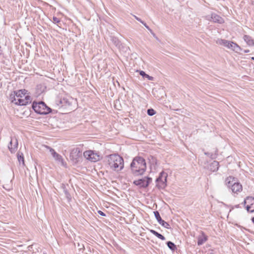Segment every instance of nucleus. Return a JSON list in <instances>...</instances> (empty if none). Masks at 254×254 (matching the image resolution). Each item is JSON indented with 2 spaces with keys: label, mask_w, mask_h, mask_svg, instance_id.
Wrapping results in <instances>:
<instances>
[{
  "label": "nucleus",
  "mask_w": 254,
  "mask_h": 254,
  "mask_svg": "<svg viewBox=\"0 0 254 254\" xmlns=\"http://www.w3.org/2000/svg\"><path fill=\"white\" fill-rule=\"evenodd\" d=\"M17 159L20 164L22 163L23 165L24 164V159L23 154L22 152H18L17 154Z\"/></svg>",
  "instance_id": "nucleus-26"
},
{
  "label": "nucleus",
  "mask_w": 254,
  "mask_h": 254,
  "mask_svg": "<svg viewBox=\"0 0 254 254\" xmlns=\"http://www.w3.org/2000/svg\"><path fill=\"white\" fill-rule=\"evenodd\" d=\"M211 18L214 23L222 24L224 22L223 18L216 13H212L211 14Z\"/></svg>",
  "instance_id": "nucleus-16"
},
{
  "label": "nucleus",
  "mask_w": 254,
  "mask_h": 254,
  "mask_svg": "<svg viewBox=\"0 0 254 254\" xmlns=\"http://www.w3.org/2000/svg\"><path fill=\"white\" fill-rule=\"evenodd\" d=\"M45 147L49 150L52 156L56 162L61 163L63 166L66 165V164H64V159L60 154L57 153L55 150L51 147L47 145H46Z\"/></svg>",
  "instance_id": "nucleus-11"
},
{
  "label": "nucleus",
  "mask_w": 254,
  "mask_h": 254,
  "mask_svg": "<svg viewBox=\"0 0 254 254\" xmlns=\"http://www.w3.org/2000/svg\"><path fill=\"white\" fill-rule=\"evenodd\" d=\"M235 208H240V204H237L235 205Z\"/></svg>",
  "instance_id": "nucleus-40"
},
{
  "label": "nucleus",
  "mask_w": 254,
  "mask_h": 254,
  "mask_svg": "<svg viewBox=\"0 0 254 254\" xmlns=\"http://www.w3.org/2000/svg\"><path fill=\"white\" fill-rule=\"evenodd\" d=\"M133 16L134 17L136 20L139 21L140 23H141V21H143L140 18L137 17L136 16L133 15Z\"/></svg>",
  "instance_id": "nucleus-36"
},
{
  "label": "nucleus",
  "mask_w": 254,
  "mask_h": 254,
  "mask_svg": "<svg viewBox=\"0 0 254 254\" xmlns=\"http://www.w3.org/2000/svg\"><path fill=\"white\" fill-rule=\"evenodd\" d=\"M139 74L141 76H142L143 78H146L149 80H152L153 77L146 74L144 71L141 70L139 72Z\"/></svg>",
  "instance_id": "nucleus-27"
},
{
  "label": "nucleus",
  "mask_w": 254,
  "mask_h": 254,
  "mask_svg": "<svg viewBox=\"0 0 254 254\" xmlns=\"http://www.w3.org/2000/svg\"><path fill=\"white\" fill-rule=\"evenodd\" d=\"M32 107L36 113L40 115H47L52 112V109L42 101L33 102Z\"/></svg>",
  "instance_id": "nucleus-5"
},
{
  "label": "nucleus",
  "mask_w": 254,
  "mask_h": 254,
  "mask_svg": "<svg viewBox=\"0 0 254 254\" xmlns=\"http://www.w3.org/2000/svg\"><path fill=\"white\" fill-rule=\"evenodd\" d=\"M55 106L59 109H68L69 110H72V104H75V101L73 98L66 96H58L55 99Z\"/></svg>",
  "instance_id": "nucleus-3"
},
{
  "label": "nucleus",
  "mask_w": 254,
  "mask_h": 254,
  "mask_svg": "<svg viewBox=\"0 0 254 254\" xmlns=\"http://www.w3.org/2000/svg\"><path fill=\"white\" fill-rule=\"evenodd\" d=\"M107 162L110 168L114 171H121L124 168V159L118 154H113L108 155Z\"/></svg>",
  "instance_id": "nucleus-2"
},
{
  "label": "nucleus",
  "mask_w": 254,
  "mask_h": 254,
  "mask_svg": "<svg viewBox=\"0 0 254 254\" xmlns=\"http://www.w3.org/2000/svg\"><path fill=\"white\" fill-rule=\"evenodd\" d=\"M251 59L253 61H254V57H252Z\"/></svg>",
  "instance_id": "nucleus-42"
},
{
  "label": "nucleus",
  "mask_w": 254,
  "mask_h": 254,
  "mask_svg": "<svg viewBox=\"0 0 254 254\" xmlns=\"http://www.w3.org/2000/svg\"><path fill=\"white\" fill-rule=\"evenodd\" d=\"M217 43L219 45H223L228 49H230L236 53H239L243 49L236 43L228 41L225 39H218Z\"/></svg>",
  "instance_id": "nucleus-6"
},
{
  "label": "nucleus",
  "mask_w": 254,
  "mask_h": 254,
  "mask_svg": "<svg viewBox=\"0 0 254 254\" xmlns=\"http://www.w3.org/2000/svg\"><path fill=\"white\" fill-rule=\"evenodd\" d=\"M208 240L207 236L204 232L201 231L200 235L197 237V245L201 246L203 244Z\"/></svg>",
  "instance_id": "nucleus-14"
},
{
  "label": "nucleus",
  "mask_w": 254,
  "mask_h": 254,
  "mask_svg": "<svg viewBox=\"0 0 254 254\" xmlns=\"http://www.w3.org/2000/svg\"><path fill=\"white\" fill-rule=\"evenodd\" d=\"M253 208H251L249 211H247L249 212L253 213L254 212V203L253 204Z\"/></svg>",
  "instance_id": "nucleus-37"
},
{
  "label": "nucleus",
  "mask_w": 254,
  "mask_h": 254,
  "mask_svg": "<svg viewBox=\"0 0 254 254\" xmlns=\"http://www.w3.org/2000/svg\"><path fill=\"white\" fill-rule=\"evenodd\" d=\"M3 54L2 50L1 49V47L0 46V55H1Z\"/></svg>",
  "instance_id": "nucleus-39"
},
{
  "label": "nucleus",
  "mask_w": 254,
  "mask_h": 254,
  "mask_svg": "<svg viewBox=\"0 0 254 254\" xmlns=\"http://www.w3.org/2000/svg\"><path fill=\"white\" fill-rule=\"evenodd\" d=\"M133 184L139 186L140 188H146L148 186V182H146L145 178L138 179L133 181Z\"/></svg>",
  "instance_id": "nucleus-15"
},
{
  "label": "nucleus",
  "mask_w": 254,
  "mask_h": 254,
  "mask_svg": "<svg viewBox=\"0 0 254 254\" xmlns=\"http://www.w3.org/2000/svg\"><path fill=\"white\" fill-rule=\"evenodd\" d=\"M53 22L55 24H58L60 22V20L59 18H57V17L54 16L53 17Z\"/></svg>",
  "instance_id": "nucleus-31"
},
{
  "label": "nucleus",
  "mask_w": 254,
  "mask_h": 254,
  "mask_svg": "<svg viewBox=\"0 0 254 254\" xmlns=\"http://www.w3.org/2000/svg\"><path fill=\"white\" fill-rule=\"evenodd\" d=\"M82 152L79 148L72 149L70 153L69 158L73 163H77L79 161L80 157H81Z\"/></svg>",
  "instance_id": "nucleus-9"
},
{
  "label": "nucleus",
  "mask_w": 254,
  "mask_h": 254,
  "mask_svg": "<svg viewBox=\"0 0 254 254\" xmlns=\"http://www.w3.org/2000/svg\"><path fill=\"white\" fill-rule=\"evenodd\" d=\"M204 154L206 155H207L209 156L211 159H215L217 158V156L218 155L217 154V151H215V152L214 154L212 153H209V152H205Z\"/></svg>",
  "instance_id": "nucleus-28"
},
{
  "label": "nucleus",
  "mask_w": 254,
  "mask_h": 254,
  "mask_svg": "<svg viewBox=\"0 0 254 254\" xmlns=\"http://www.w3.org/2000/svg\"><path fill=\"white\" fill-rule=\"evenodd\" d=\"M242 204H243L244 206H246L248 204V201L247 199V197L244 199V201L242 203Z\"/></svg>",
  "instance_id": "nucleus-34"
},
{
  "label": "nucleus",
  "mask_w": 254,
  "mask_h": 254,
  "mask_svg": "<svg viewBox=\"0 0 254 254\" xmlns=\"http://www.w3.org/2000/svg\"><path fill=\"white\" fill-rule=\"evenodd\" d=\"M84 157L92 162H97L100 160V156L92 150H87L83 153Z\"/></svg>",
  "instance_id": "nucleus-10"
},
{
  "label": "nucleus",
  "mask_w": 254,
  "mask_h": 254,
  "mask_svg": "<svg viewBox=\"0 0 254 254\" xmlns=\"http://www.w3.org/2000/svg\"><path fill=\"white\" fill-rule=\"evenodd\" d=\"M147 113L149 116H152L156 114V111L153 109H149L147 110Z\"/></svg>",
  "instance_id": "nucleus-30"
},
{
  "label": "nucleus",
  "mask_w": 254,
  "mask_h": 254,
  "mask_svg": "<svg viewBox=\"0 0 254 254\" xmlns=\"http://www.w3.org/2000/svg\"><path fill=\"white\" fill-rule=\"evenodd\" d=\"M111 40L112 42L116 46V47H120L121 46V42L118 39V38L115 36L111 37Z\"/></svg>",
  "instance_id": "nucleus-24"
},
{
  "label": "nucleus",
  "mask_w": 254,
  "mask_h": 254,
  "mask_svg": "<svg viewBox=\"0 0 254 254\" xmlns=\"http://www.w3.org/2000/svg\"><path fill=\"white\" fill-rule=\"evenodd\" d=\"M243 39L249 46H254V40L250 36L245 35L243 36Z\"/></svg>",
  "instance_id": "nucleus-20"
},
{
  "label": "nucleus",
  "mask_w": 254,
  "mask_h": 254,
  "mask_svg": "<svg viewBox=\"0 0 254 254\" xmlns=\"http://www.w3.org/2000/svg\"><path fill=\"white\" fill-rule=\"evenodd\" d=\"M27 91L23 89V90H19L17 91H14V94H11L10 96H15V99H17L19 98L24 97V96H26V93Z\"/></svg>",
  "instance_id": "nucleus-17"
},
{
  "label": "nucleus",
  "mask_w": 254,
  "mask_h": 254,
  "mask_svg": "<svg viewBox=\"0 0 254 254\" xmlns=\"http://www.w3.org/2000/svg\"><path fill=\"white\" fill-rule=\"evenodd\" d=\"M166 244L168 247L173 252L175 251L177 249L176 245L171 241H168Z\"/></svg>",
  "instance_id": "nucleus-25"
},
{
  "label": "nucleus",
  "mask_w": 254,
  "mask_h": 254,
  "mask_svg": "<svg viewBox=\"0 0 254 254\" xmlns=\"http://www.w3.org/2000/svg\"><path fill=\"white\" fill-rule=\"evenodd\" d=\"M141 23L146 28H147L150 31H151V29L149 28V27L146 24V23L145 22H144L143 21H141Z\"/></svg>",
  "instance_id": "nucleus-33"
},
{
  "label": "nucleus",
  "mask_w": 254,
  "mask_h": 254,
  "mask_svg": "<svg viewBox=\"0 0 254 254\" xmlns=\"http://www.w3.org/2000/svg\"><path fill=\"white\" fill-rule=\"evenodd\" d=\"M252 222H253L254 223V217L252 218Z\"/></svg>",
  "instance_id": "nucleus-41"
},
{
  "label": "nucleus",
  "mask_w": 254,
  "mask_h": 254,
  "mask_svg": "<svg viewBox=\"0 0 254 254\" xmlns=\"http://www.w3.org/2000/svg\"><path fill=\"white\" fill-rule=\"evenodd\" d=\"M148 159H149V163L150 164L151 167H155V166L157 165V159L155 157L150 155L148 157Z\"/></svg>",
  "instance_id": "nucleus-22"
},
{
  "label": "nucleus",
  "mask_w": 254,
  "mask_h": 254,
  "mask_svg": "<svg viewBox=\"0 0 254 254\" xmlns=\"http://www.w3.org/2000/svg\"><path fill=\"white\" fill-rule=\"evenodd\" d=\"M150 232L151 233L155 235L156 237H157L158 238L161 239L162 241H164L165 240V238L164 236H163L162 234L159 233L157 231L154 230H150Z\"/></svg>",
  "instance_id": "nucleus-23"
},
{
  "label": "nucleus",
  "mask_w": 254,
  "mask_h": 254,
  "mask_svg": "<svg viewBox=\"0 0 254 254\" xmlns=\"http://www.w3.org/2000/svg\"><path fill=\"white\" fill-rule=\"evenodd\" d=\"M225 184L233 193H238L242 191V185L233 176H229L226 179Z\"/></svg>",
  "instance_id": "nucleus-4"
},
{
  "label": "nucleus",
  "mask_w": 254,
  "mask_h": 254,
  "mask_svg": "<svg viewBox=\"0 0 254 254\" xmlns=\"http://www.w3.org/2000/svg\"><path fill=\"white\" fill-rule=\"evenodd\" d=\"M98 214H99L100 215H101L102 216H106V214L103 212H102L101 210H99L98 211Z\"/></svg>",
  "instance_id": "nucleus-35"
},
{
  "label": "nucleus",
  "mask_w": 254,
  "mask_h": 254,
  "mask_svg": "<svg viewBox=\"0 0 254 254\" xmlns=\"http://www.w3.org/2000/svg\"><path fill=\"white\" fill-rule=\"evenodd\" d=\"M167 177V173L163 171L159 173L158 177L156 180V186L158 189L161 190L166 188Z\"/></svg>",
  "instance_id": "nucleus-7"
},
{
  "label": "nucleus",
  "mask_w": 254,
  "mask_h": 254,
  "mask_svg": "<svg viewBox=\"0 0 254 254\" xmlns=\"http://www.w3.org/2000/svg\"><path fill=\"white\" fill-rule=\"evenodd\" d=\"M66 186H68V185H66L64 184H62L61 188L63 189V191L65 195L66 198L68 200V201H70L71 199V196L69 192L68 191L67 189L66 188Z\"/></svg>",
  "instance_id": "nucleus-18"
},
{
  "label": "nucleus",
  "mask_w": 254,
  "mask_h": 254,
  "mask_svg": "<svg viewBox=\"0 0 254 254\" xmlns=\"http://www.w3.org/2000/svg\"><path fill=\"white\" fill-rule=\"evenodd\" d=\"M146 182H148V185L152 182V178L149 177H144Z\"/></svg>",
  "instance_id": "nucleus-32"
},
{
  "label": "nucleus",
  "mask_w": 254,
  "mask_h": 254,
  "mask_svg": "<svg viewBox=\"0 0 254 254\" xmlns=\"http://www.w3.org/2000/svg\"><path fill=\"white\" fill-rule=\"evenodd\" d=\"M75 247L77 248L79 251L83 252V251L84 250V245L79 243H77V245H75Z\"/></svg>",
  "instance_id": "nucleus-29"
},
{
  "label": "nucleus",
  "mask_w": 254,
  "mask_h": 254,
  "mask_svg": "<svg viewBox=\"0 0 254 254\" xmlns=\"http://www.w3.org/2000/svg\"><path fill=\"white\" fill-rule=\"evenodd\" d=\"M246 197L248 201V204L246 206V208L247 211H249L251 208H253V204H254V197L247 196Z\"/></svg>",
  "instance_id": "nucleus-19"
},
{
  "label": "nucleus",
  "mask_w": 254,
  "mask_h": 254,
  "mask_svg": "<svg viewBox=\"0 0 254 254\" xmlns=\"http://www.w3.org/2000/svg\"><path fill=\"white\" fill-rule=\"evenodd\" d=\"M153 213H154V216H155L156 220H157L158 222L162 226H163L164 228L168 229H171V227H170V224L168 222L165 221L161 218L160 213L158 211H155L153 212Z\"/></svg>",
  "instance_id": "nucleus-12"
},
{
  "label": "nucleus",
  "mask_w": 254,
  "mask_h": 254,
  "mask_svg": "<svg viewBox=\"0 0 254 254\" xmlns=\"http://www.w3.org/2000/svg\"><path fill=\"white\" fill-rule=\"evenodd\" d=\"M131 172L134 176H141L146 170L145 160L142 157H134L130 165Z\"/></svg>",
  "instance_id": "nucleus-1"
},
{
  "label": "nucleus",
  "mask_w": 254,
  "mask_h": 254,
  "mask_svg": "<svg viewBox=\"0 0 254 254\" xmlns=\"http://www.w3.org/2000/svg\"><path fill=\"white\" fill-rule=\"evenodd\" d=\"M244 52L245 53H248L250 52V50H244Z\"/></svg>",
  "instance_id": "nucleus-38"
},
{
  "label": "nucleus",
  "mask_w": 254,
  "mask_h": 254,
  "mask_svg": "<svg viewBox=\"0 0 254 254\" xmlns=\"http://www.w3.org/2000/svg\"><path fill=\"white\" fill-rule=\"evenodd\" d=\"M219 167V163L217 161H213L209 166V168L211 171L212 172H216L217 171Z\"/></svg>",
  "instance_id": "nucleus-21"
},
{
  "label": "nucleus",
  "mask_w": 254,
  "mask_h": 254,
  "mask_svg": "<svg viewBox=\"0 0 254 254\" xmlns=\"http://www.w3.org/2000/svg\"><path fill=\"white\" fill-rule=\"evenodd\" d=\"M10 99L12 103L19 106H25L31 102V98L28 95L24 96V99L21 98L15 99V96H10Z\"/></svg>",
  "instance_id": "nucleus-8"
},
{
  "label": "nucleus",
  "mask_w": 254,
  "mask_h": 254,
  "mask_svg": "<svg viewBox=\"0 0 254 254\" xmlns=\"http://www.w3.org/2000/svg\"><path fill=\"white\" fill-rule=\"evenodd\" d=\"M18 140L16 137H11V140L8 145V149L11 153H15L17 149Z\"/></svg>",
  "instance_id": "nucleus-13"
}]
</instances>
